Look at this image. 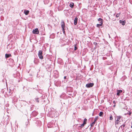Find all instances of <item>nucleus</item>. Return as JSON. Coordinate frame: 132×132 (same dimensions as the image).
Returning a JSON list of instances; mask_svg holds the SVG:
<instances>
[{"label":"nucleus","mask_w":132,"mask_h":132,"mask_svg":"<svg viewBox=\"0 0 132 132\" xmlns=\"http://www.w3.org/2000/svg\"><path fill=\"white\" fill-rule=\"evenodd\" d=\"M61 26L62 29V31L64 34L65 33L64 28L65 27V23L62 20L61 22Z\"/></svg>","instance_id":"1"},{"label":"nucleus","mask_w":132,"mask_h":132,"mask_svg":"<svg viewBox=\"0 0 132 132\" xmlns=\"http://www.w3.org/2000/svg\"><path fill=\"white\" fill-rule=\"evenodd\" d=\"M38 56L40 59L42 60L43 59V57L42 56V51L40 50L39 51Z\"/></svg>","instance_id":"2"},{"label":"nucleus","mask_w":132,"mask_h":132,"mask_svg":"<svg viewBox=\"0 0 132 132\" xmlns=\"http://www.w3.org/2000/svg\"><path fill=\"white\" fill-rule=\"evenodd\" d=\"M32 33L34 34H38L39 33V31L37 28H36L33 30Z\"/></svg>","instance_id":"3"},{"label":"nucleus","mask_w":132,"mask_h":132,"mask_svg":"<svg viewBox=\"0 0 132 132\" xmlns=\"http://www.w3.org/2000/svg\"><path fill=\"white\" fill-rule=\"evenodd\" d=\"M94 84L93 83H90L86 84V86L88 88L91 87L94 85Z\"/></svg>","instance_id":"4"},{"label":"nucleus","mask_w":132,"mask_h":132,"mask_svg":"<svg viewBox=\"0 0 132 132\" xmlns=\"http://www.w3.org/2000/svg\"><path fill=\"white\" fill-rule=\"evenodd\" d=\"M78 18L77 17H76L74 20V24L76 25L77 23Z\"/></svg>","instance_id":"5"},{"label":"nucleus","mask_w":132,"mask_h":132,"mask_svg":"<svg viewBox=\"0 0 132 132\" xmlns=\"http://www.w3.org/2000/svg\"><path fill=\"white\" fill-rule=\"evenodd\" d=\"M122 92V90H118L117 91V95L118 96H119L120 93H121Z\"/></svg>","instance_id":"6"},{"label":"nucleus","mask_w":132,"mask_h":132,"mask_svg":"<svg viewBox=\"0 0 132 132\" xmlns=\"http://www.w3.org/2000/svg\"><path fill=\"white\" fill-rule=\"evenodd\" d=\"M29 11L28 10H24V13L26 15H28V14L29 13Z\"/></svg>","instance_id":"7"},{"label":"nucleus","mask_w":132,"mask_h":132,"mask_svg":"<svg viewBox=\"0 0 132 132\" xmlns=\"http://www.w3.org/2000/svg\"><path fill=\"white\" fill-rule=\"evenodd\" d=\"M11 55L10 54H6L5 55V57L6 59H7L9 57H11Z\"/></svg>","instance_id":"8"},{"label":"nucleus","mask_w":132,"mask_h":132,"mask_svg":"<svg viewBox=\"0 0 132 132\" xmlns=\"http://www.w3.org/2000/svg\"><path fill=\"white\" fill-rule=\"evenodd\" d=\"M120 23H121L123 25H124L125 24V21L120 20Z\"/></svg>","instance_id":"9"},{"label":"nucleus","mask_w":132,"mask_h":132,"mask_svg":"<svg viewBox=\"0 0 132 132\" xmlns=\"http://www.w3.org/2000/svg\"><path fill=\"white\" fill-rule=\"evenodd\" d=\"M32 115L35 116H36L37 114L38 113L37 112H36V111H34L32 112Z\"/></svg>","instance_id":"10"},{"label":"nucleus","mask_w":132,"mask_h":132,"mask_svg":"<svg viewBox=\"0 0 132 132\" xmlns=\"http://www.w3.org/2000/svg\"><path fill=\"white\" fill-rule=\"evenodd\" d=\"M103 113L102 112H101L99 113V115L100 116L102 117L103 116Z\"/></svg>","instance_id":"11"},{"label":"nucleus","mask_w":132,"mask_h":132,"mask_svg":"<svg viewBox=\"0 0 132 132\" xmlns=\"http://www.w3.org/2000/svg\"><path fill=\"white\" fill-rule=\"evenodd\" d=\"M117 117V118L116 120H117V121H119L120 119L121 118V117L119 116Z\"/></svg>","instance_id":"12"},{"label":"nucleus","mask_w":132,"mask_h":132,"mask_svg":"<svg viewBox=\"0 0 132 132\" xmlns=\"http://www.w3.org/2000/svg\"><path fill=\"white\" fill-rule=\"evenodd\" d=\"M85 123H83L80 126V127L81 128H82L83 127L84 125H85Z\"/></svg>","instance_id":"13"},{"label":"nucleus","mask_w":132,"mask_h":132,"mask_svg":"<svg viewBox=\"0 0 132 132\" xmlns=\"http://www.w3.org/2000/svg\"><path fill=\"white\" fill-rule=\"evenodd\" d=\"M74 5V4L73 3H72L70 4V6L71 7H72Z\"/></svg>","instance_id":"14"},{"label":"nucleus","mask_w":132,"mask_h":132,"mask_svg":"<svg viewBox=\"0 0 132 132\" xmlns=\"http://www.w3.org/2000/svg\"><path fill=\"white\" fill-rule=\"evenodd\" d=\"M37 60V59H35L34 61V62L35 63L37 64V62L36 61Z\"/></svg>","instance_id":"15"},{"label":"nucleus","mask_w":132,"mask_h":132,"mask_svg":"<svg viewBox=\"0 0 132 132\" xmlns=\"http://www.w3.org/2000/svg\"><path fill=\"white\" fill-rule=\"evenodd\" d=\"M110 120H112L113 119V118L112 116L111 115H110Z\"/></svg>","instance_id":"16"},{"label":"nucleus","mask_w":132,"mask_h":132,"mask_svg":"<svg viewBox=\"0 0 132 132\" xmlns=\"http://www.w3.org/2000/svg\"><path fill=\"white\" fill-rule=\"evenodd\" d=\"M87 119L85 118L84 119V120L83 122V123H85V124L86 123V122L87 121Z\"/></svg>","instance_id":"17"},{"label":"nucleus","mask_w":132,"mask_h":132,"mask_svg":"<svg viewBox=\"0 0 132 132\" xmlns=\"http://www.w3.org/2000/svg\"><path fill=\"white\" fill-rule=\"evenodd\" d=\"M102 25V24H97V26L98 27H99L100 26H101V25Z\"/></svg>","instance_id":"18"},{"label":"nucleus","mask_w":132,"mask_h":132,"mask_svg":"<svg viewBox=\"0 0 132 132\" xmlns=\"http://www.w3.org/2000/svg\"><path fill=\"white\" fill-rule=\"evenodd\" d=\"M76 44H75V45L74 49V50L75 51L77 49V47L76 46Z\"/></svg>","instance_id":"19"},{"label":"nucleus","mask_w":132,"mask_h":132,"mask_svg":"<svg viewBox=\"0 0 132 132\" xmlns=\"http://www.w3.org/2000/svg\"><path fill=\"white\" fill-rule=\"evenodd\" d=\"M119 122L120 121H117V120H116L115 122V125H116L117 124H118Z\"/></svg>","instance_id":"20"},{"label":"nucleus","mask_w":132,"mask_h":132,"mask_svg":"<svg viewBox=\"0 0 132 132\" xmlns=\"http://www.w3.org/2000/svg\"><path fill=\"white\" fill-rule=\"evenodd\" d=\"M99 22L100 23V24H102L103 22V20H102Z\"/></svg>","instance_id":"21"},{"label":"nucleus","mask_w":132,"mask_h":132,"mask_svg":"<svg viewBox=\"0 0 132 132\" xmlns=\"http://www.w3.org/2000/svg\"><path fill=\"white\" fill-rule=\"evenodd\" d=\"M120 15V13H118L116 15V17H119V15Z\"/></svg>","instance_id":"22"},{"label":"nucleus","mask_w":132,"mask_h":132,"mask_svg":"<svg viewBox=\"0 0 132 132\" xmlns=\"http://www.w3.org/2000/svg\"><path fill=\"white\" fill-rule=\"evenodd\" d=\"M102 20H103V19H101V18H99L98 20V21H99V22H100V21Z\"/></svg>","instance_id":"23"},{"label":"nucleus","mask_w":132,"mask_h":132,"mask_svg":"<svg viewBox=\"0 0 132 132\" xmlns=\"http://www.w3.org/2000/svg\"><path fill=\"white\" fill-rule=\"evenodd\" d=\"M98 119V117H95V119H94V121H96L97 119Z\"/></svg>","instance_id":"24"},{"label":"nucleus","mask_w":132,"mask_h":132,"mask_svg":"<svg viewBox=\"0 0 132 132\" xmlns=\"http://www.w3.org/2000/svg\"><path fill=\"white\" fill-rule=\"evenodd\" d=\"M35 101L36 102H37V103H38L39 102V101L38 100V98H36L35 99Z\"/></svg>","instance_id":"25"},{"label":"nucleus","mask_w":132,"mask_h":132,"mask_svg":"<svg viewBox=\"0 0 132 132\" xmlns=\"http://www.w3.org/2000/svg\"><path fill=\"white\" fill-rule=\"evenodd\" d=\"M94 124H93V123H92L90 125V126L92 127H93L94 126Z\"/></svg>","instance_id":"26"},{"label":"nucleus","mask_w":132,"mask_h":132,"mask_svg":"<svg viewBox=\"0 0 132 132\" xmlns=\"http://www.w3.org/2000/svg\"><path fill=\"white\" fill-rule=\"evenodd\" d=\"M96 122V121H94L92 123H93L94 124H95V123Z\"/></svg>","instance_id":"27"},{"label":"nucleus","mask_w":132,"mask_h":132,"mask_svg":"<svg viewBox=\"0 0 132 132\" xmlns=\"http://www.w3.org/2000/svg\"><path fill=\"white\" fill-rule=\"evenodd\" d=\"M64 79H66V76H64Z\"/></svg>","instance_id":"28"},{"label":"nucleus","mask_w":132,"mask_h":132,"mask_svg":"<svg viewBox=\"0 0 132 132\" xmlns=\"http://www.w3.org/2000/svg\"><path fill=\"white\" fill-rule=\"evenodd\" d=\"M125 126V125H123L122 126H123V127H124Z\"/></svg>","instance_id":"29"},{"label":"nucleus","mask_w":132,"mask_h":132,"mask_svg":"<svg viewBox=\"0 0 132 132\" xmlns=\"http://www.w3.org/2000/svg\"><path fill=\"white\" fill-rule=\"evenodd\" d=\"M131 114V113L130 112L129 113V114L130 115Z\"/></svg>","instance_id":"30"},{"label":"nucleus","mask_w":132,"mask_h":132,"mask_svg":"<svg viewBox=\"0 0 132 132\" xmlns=\"http://www.w3.org/2000/svg\"><path fill=\"white\" fill-rule=\"evenodd\" d=\"M113 103H115V101H113Z\"/></svg>","instance_id":"31"},{"label":"nucleus","mask_w":132,"mask_h":132,"mask_svg":"<svg viewBox=\"0 0 132 132\" xmlns=\"http://www.w3.org/2000/svg\"><path fill=\"white\" fill-rule=\"evenodd\" d=\"M115 106V105H114V107Z\"/></svg>","instance_id":"32"}]
</instances>
